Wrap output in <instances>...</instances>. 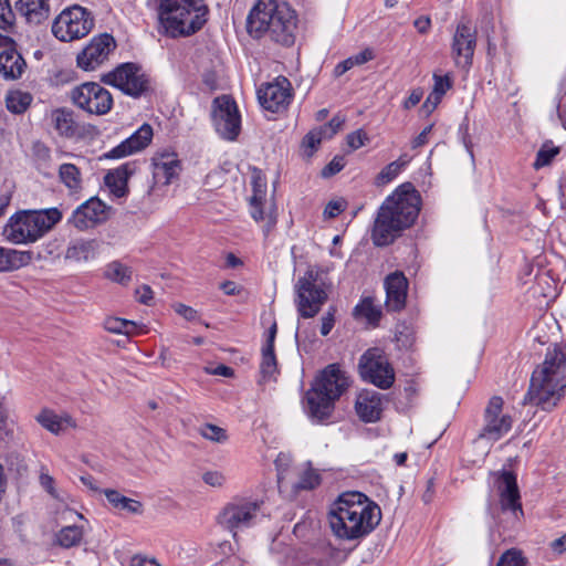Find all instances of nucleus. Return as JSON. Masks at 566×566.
Returning a JSON list of instances; mask_svg holds the SVG:
<instances>
[{"instance_id":"nucleus-1","label":"nucleus","mask_w":566,"mask_h":566,"mask_svg":"<svg viewBox=\"0 0 566 566\" xmlns=\"http://www.w3.org/2000/svg\"><path fill=\"white\" fill-rule=\"evenodd\" d=\"M420 203L419 192L410 182L397 187L378 209L371 232L374 244L388 245L411 227L418 218Z\"/></svg>"},{"instance_id":"nucleus-2","label":"nucleus","mask_w":566,"mask_h":566,"mask_svg":"<svg viewBox=\"0 0 566 566\" xmlns=\"http://www.w3.org/2000/svg\"><path fill=\"white\" fill-rule=\"evenodd\" d=\"M566 392V350L555 344L547 348L544 360L532 373L524 405L544 411L555 409Z\"/></svg>"},{"instance_id":"nucleus-3","label":"nucleus","mask_w":566,"mask_h":566,"mask_svg":"<svg viewBox=\"0 0 566 566\" xmlns=\"http://www.w3.org/2000/svg\"><path fill=\"white\" fill-rule=\"evenodd\" d=\"M247 30L253 38L268 35L272 41L290 46L295 41V11L286 2L259 0L247 18Z\"/></svg>"},{"instance_id":"nucleus-4","label":"nucleus","mask_w":566,"mask_h":566,"mask_svg":"<svg viewBox=\"0 0 566 566\" xmlns=\"http://www.w3.org/2000/svg\"><path fill=\"white\" fill-rule=\"evenodd\" d=\"M380 521V507L357 491L339 494L328 513L332 531H374Z\"/></svg>"},{"instance_id":"nucleus-5","label":"nucleus","mask_w":566,"mask_h":566,"mask_svg":"<svg viewBox=\"0 0 566 566\" xmlns=\"http://www.w3.org/2000/svg\"><path fill=\"white\" fill-rule=\"evenodd\" d=\"M349 379L336 364L328 365L316 377L305 395L306 412L317 421L331 417L335 401L347 390Z\"/></svg>"},{"instance_id":"nucleus-6","label":"nucleus","mask_w":566,"mask_h":566,"mask_svg":"<svg viewBox=\"0 0 566 566\" xmlns=\"http://www.w3.org/2000/svg\"><path fill=\"white\" fill-rule=\"evenodd\" d=\"M208 8L203 0H160L159 21L172 38L190 35L206 23Z\"/></svg>"},{"instance_id":"nucleus-7","label":"nucleus","mask_w":566,"mask_h":566,"mask_svg":"<svg viewBox=\"0 0 566 566\" xmlns=\"http://www.w3.org/2000/svg\"><path fill=\"white\" fill-rule=\"evenodd\" d=\"M62 219L57 208L23 210L10 217L3 228L4 238L13 244H29L41 239Z\"/></svg>"},{"instance_id":"nucleus-8","label":"nucleus","mask_w":566,"mask_h":566,"mask_svg":"<svg viewBox=\"0 0 566 566\" xmlns=\"http://www.w3.org/2000/svg\"><path fill=\"white\" fill-rule=\"evenodd\" d=\"M94 27L91 12L80 6L64 9L53 21L52 33L63 42H71L86 36Z\"/></svg>"},{"instance_id":"nucleus-9","label":"nucleus","mask_w":566,"mask_h":566,"mask_svg":"<svg viewBox=\"0 0 566 566\" xmlns=\"http://www.w3.org/2000/svg\"><path fill=\"white\" fill-rule=\"evenodd\" d=\"M295 292L296 308L303 318L316 316L328 298L326 290L317 284L316 274L312 270L297 280Z\"/></svg>"},{"instance_id":"nucleus-10","label":"nucleus","mask_w":566,"mask_h":566,"mask_svg":"<svg viewBox=\"0 0 566 566\" xmlns=\"http://www.w3.org/2000/svg\"><path fill=\"white\" fill-rule=\"evenodd\" d=\"M101 81L120 90L132 97H140L148 91V78L135 63H123L113 71L104 74Z\"/></svg>"},{"instance_id":"nucleus-11","label":"nucleus","mask_w":566,"mask_h":566,"mask_svg":"<svg viewBox=\"0 0 566 566\" xmlns=\"http://www.w3.org/2000/svg\"><path fill=\"white\" fill-rule=\"evenodd\" d=\"M211 119L216 132L226 140H235L241 132V117L234 99L221 95L212 101Z\"/></svg>"},{"instance_id":"nucleus-12","label":"nucleus","mask_w":566,"mask_h":566,"mask_svg":"<svg viewBox=\"0 0 566 566\" xmlns=\"http://www.w3.org/2000/svg\"><path fill=\"white\" fill-rule=\"evenodd\" d=\"M359 373L367 380L380 389H388L395 381V371L387 357L379 348H369L359 359Z\"/></svg>"},{"instance_id":"nucleus-13","label":"nucleus","mask_w":566,"mask_h":566,"mask_svg":"<svg viewBox=\"0 0 566 566\" xmlns=\"http://www.w3.org/2000/svg\"><path fill=\"white\" fill-rule=\"evenodd\" d=\"M71 98L78 108L93 115H105L113 106L109 91L96 82H86L74 87Z\"/></svg>"},{"instance_id":"nucleus-14","label":"nucleus","mask_w":566,"mask_h":566,"mask_svg":"<svg viewBox=\"0 0 566 566\" xmlns=\"http://www.w3.org/2000/svg\"><path fill=\"white\" fill-rule=\"evenodd\" d=\"M117 44L109 33L93 36L76 55V65L85 72H92L108 62Z\"/></svg>"},{"instance_id":"nucleus-15","label":"nucleus","mask_w":566,"mask_h":566,"mask_svg":"<svg viewBox=\"0 0 566 566\" xmlns=\"http://www.w3.org/2000/svg\"><path fill=\"white\" fill-rule=\"evenodd\" d=\"M261 503L256 501H233L220 511L217 522L220 527L233 531L237 528H250L254 526Z\"/></svg>"},{"instance_id":"nucleus-16","label":"nucleus","mask_w":566,"mask_h":566,"mask_svg":"<svg viewBox=\"0 0 566 566\" xmlns=\"http://www.w3.org/2000/svg\"><path fill=\"white\" fill-rule=\"evenodd\" d=\"M504 400L500 396L490 398L483 415V428L479 434L480 439L497 441L504 437L513 426L511 415L503 412Z\"/></svg>"},{"instance_id":"nucleus-17","label":"nucleus","mask_w":566,"mask_h":566,"mask_svg":"<svg viewBox=\"0 0 566 566\" xmlns=\"http://www.w3.org/2000/svg\"><path fill=\"white\" fill-rule=\"evenodd\" d=\"M250 213L255 222H263V234L268 237L277 222L276 207L266 199V184L260 177L253 180V195L250 198Z\"/></svg>"},{"instance_id":"nucleus-18","label":"nucleus","mask_w":566,"mask_h":566,"mask_svg":"<svg viewBox=\"0 0 566 566\" xmlns=\"http://www.w3.org/2000/svg\"><path fill=\"white\" fill-rule=\"evenodd\" d=\"M475 46V29L469 21L459 22L451 43V54L458 67L465 71L471 67Z\"/></svg>"},{"instance_id":"nucleus-19","label":"nucleus","mask_w":566,"mask_h":566,"mask_svg":"<svg viewBox=\"0 0 566 566\" xmlns=\"http://www.w3.org/2000/svg\"><path fill=\"white\" fill-rule=\"evenodd\" d=\"M493 476L503 513H510L518 520L523 515V510L516 474L502 470L494 472Z\"/></svg>"},{"instance_id":"nucleus-20","label":"nucleus","mask_w":566,"mask_h":566,"mask_svg":"<svg viewBox=\"0 0 566 566\" xmlns=\"http://www.w3.org/2000/svg\"><path fill=\"white\" fill-rule=\"evenodd\" d=\"M261 106L272 113L287 108L292 99V86L286 77L280 76L274 82L262 85L258 91Z\"/></svg>"},{"instance_id":"nucleus-21","label":"nucleus","mask_w":566,"mask_h":566,"mask_svg":"<svg viewBox=\"0 0 566 566\" xmlns=\"http://www.w3.org/2000/svg\"><path fill=\"white\" fill-rule=\"evenodd\" d=\"M283 461L287 462L289 459L284 454H280L275 460V465L279 471L277 488L284 497L293 500L300 491H310L321 484V475L312 468L305 469L296 482L290 481L289 476H285L281 469Z\"/></svg>"},{"instance_id":"nucleus-22","label":"nucleus","mask_w":566,"mask_h":566,"mask_svg":"<svg viewBox=\"0 0 566 566\" xmlns=\"http://www.w3.org/2000/svg\"><path fill=\"white\" fill-rule=\"evenodd\" d=\"M109 209L102 200L92 197L73 211L69 223L81 231L94 228L107 220Z\"/></svg>"},{"instance_id":"nucleus-23","label":"nucleus","mask_w":566,"mask_h":566,"mask_svg":"<svg viewBox=\"0 0 566 566\" xmlns=\"http://www.w3.org/2000/svg\"><path fill=\"white\" fill-rule=\"evenodd\" d=\"M27 63L22 55L17 51L12 39L0 34V74L6 80L19 78Z\"/></svg>"},{"instance_id":"nucleus-24","label":"nucleus","mask_w":566,"mask_h":566,"mask_svg":"<svg viewBox=\"0 0 566 566\" xmlns=\"http://www.w3.org/2000/svg\"><path fill=\"white\" fill-rule=\"evenodd\" d=\"M153 127L145 123L132 136L104 154L106 159H119L145 149L153 139Z\"/></svg>"},{"instance_id":"nucleus-25","label":"nucleus","mask_w":566,"mask_h":566,"mask_svg":"<svg viewBox=\"0 0 566 566\" xmlns=\"http://www.w3.org/2000/svg\"><path fill=\"white\" fill-rule=\"evenodd\" d=\"M386 307L388 311L399 312L406 305L408 281L403 273L395 272L385 280Z\"/></svg>"},{"instance_id":"nucleus-26","label":"nucleus","mask_w":566,"mask_h":566,"mask_svg":"<svg viewBox=\"0 0 566 566\" xmlns=\"http://www.w3.org/2000/svg\"><path fill=\"white\" fill-rule=\"evenodd\" d=\"M153 177L156 184L167 186L178 178L181 165L176 154H158L153 158Z\"/></svg>"},{"instance_id":"nucleus-27","label":"nucleus","mask_w":566,"mask_h":566,"mask_svg":"<svg viewBox=\"0 0 566 566\" xmlns=\"http://www.w3.org/2000/svg\"><path fill=\"white\" fill-rule=\"evenodd\" d=\"M355 409L364 422L379 420L384 409L382 395L374 390L360 392L357 397Z\"/></svg>"},{"instance_id":"nucleus-28","label":"nucleus","mask_w":566,"mask_h":566,"mask_svg":"<svg viewBox=\"0 0 566 566\" xmlns=\"http://www.w3.org/2000/svg\"><path fill=\"white\" fill-rule=\"evenodd\" d=\"M366 534L367 533H331L327 539L328 557L333 560H343Z\"/></svg>"},{"instance_id":"nucleus-29","label":"nucleus","mask_w":566,"mask_h":566,"mask_svg":"<svg viewBox=\"0 0 566 566\" xmlns=\"http://www.w3.org/2000/svg\"><path fill=\"white\" fill-rule=\"evenodd\" d=\"M135 170L136 165L134 163H126L106 174L105 185L116 198H123L128 193L127 181Z\"/></svg>"},{"instance_id":"nucleus-30","label":"nucleus","mask_w":566,"mask_h":566,"mask_svg":"<svg viewBox=\"0 0 566 566\" xmlns=\"http://www.w3.org/2000/svg\"><path fill=\"white\" fill-rule=\"evenodd\" d=\"M14 9L31 24H41L50 15L49 0H18Z\"/></svg>"},{"instance_id":"nucleus-31","label":"nucleus","mask_w":566,"mask_h":566,"mask_svg":"<svg viewBox=\"0 0 566 566\" xmlns=\"http://www.w3.org/2000/svg\"><path fill=\"white\" fill-rule=\"evenodd\" d=\"M98 243L95 240L76 239L65 250V260L73 262L90 261L97 255Z\"/></svg>"},{"instance_id":"nucleus-32","label":"nucleus","mask_w":566,"mask_h":566,"mask_svg":"<svg viewBox=\"0 0 566 566\" xmlns=\"http://www.w3.org/2000/svg\"><path fill=\"white\" fill-rule=\"evenodd\" d=\"M50 120L57 134L64 138H73L78 133L74 113L67 108H56L52 111Z\"/></svg>"},{"instance_id":"nucleus-33","label":"nucleus","mask_w":566,"mask_h":566,"mask_svg":"<svg viewBox=\"0 0 566 566\" xmlns=\"http://www.w3.org/2000/svg\"><path fill=\"white\" fill-rule=\"evenodd\" d=\"M112 509L127 514L140 515L144 512V505L140 501L127 497L114 489L102 491Z\"/></svg>"},{"instance_id":"nucleus-34","label":"nucleus","mask_w":566,"mask_h":566,"mask_svg":"<svg viewBox=\"0 0 566 566\" xmlns=\"http://www.w3.org/2000/svg\"><path fill=\"white\" fill-rule=\"evenodd\" d=\"M31 261V251H18L0 247V272L18 270L28 265Z\"/></svg>"},{"instance_id":"nucleus-35","label":"nucleus","mask_w":566,"mask_h":566,"mask_svg":"<svg viewBox=\"0 0 566 566\" xmlns=\"http://www.w3.org/2000/svg\"><path fill=\"white\" fill-rule=\"evenodd\" d=\"M36 421L46 430L59 434L66 427H74L75 423L69 415L60 416L52 410L44 409L36 416Z\"/></svg>"},{"instance_id":"nucleus-36","label":"nucleus","mask_w":566,"mask_h":566,"mask_svg":"<svg viewBox=\"0 0 566 566\" xmlns=\"http://www.w3.org/2000/svg\"><path fill=\"white\" fill-rule=\"evenodd\" d=\"M59 179L70 195H76L83 188L82 172L74 164H62L59 167Z\"/></svg>"},{"instance_id":"nucleus-37","label":"nucleus","mask_w":566,"mask_h":566,"mask_svg":"<svg viewBox=\"0 0 566 566\" xmlns=\"http://www.w3.org/2000/svg\"><path fill=\"white\" fill-rule=\"evenodd\" d=\"M33 97L30 93L20 90L10 91L6 96V105L13 114L24 113L31 105Z\"/></svg>"},{"instance_id":"nucleus-38","label":"nucleus","mask_w":566,"mask_h":566,"mask_svg":"<svg viewBox=\"0 0 566 566\" xmlns=\"http://www.w3.org/2000/svg\"><path fill=\"white\" fill-rule=\"evenodd\" d=\"M260 373L263 381L275 379V375L279 373L274 348H270V346L262 348Z\"/></svg>"},{"instance_id":"nucleus-39","label":"nucleus","mask_w":566,"mask_h":566,"mask_svg":"<svg viewBox=\"0 0 566 566\" xmlns=\"http://www.w3.org/2000/svg\"><path fill=\"white\" fill-rule=\"evenodd\" d=\"M105 276L113 282L127 285L132 280V270L118 261H113L107 264Z\"/></svg>"},{"instance_id":"nucleus-40","label":"nucleus","mask_w":566,"mask_h":566,"mask_svg":"<svg viewBox=\"0 0 566 566\" xmlns=\"http://www.w3.org/2000/svg\"><path fill=\"white\" fill-rule=\"evenodd\" d=\"M104 327L106 331L113 334L130 335L135 333L137 325L133 321L118 317H108L104 322Z\"/></svg>"},{"instance_id":"nucleus-41","label":"nucleus","mask_w":566,"mask_h":566,"mask_svg":"<svg viewBox=\"0 0 566 566\" xmlns=\"http://www.w3.org/2000/svg\"><path fill=\"white\" fill-rule=\"evenodd\" d=\"M355 314L367 319L368 323L376 325L380 317L381 311L374 305L371 298H364L356 307Z\"/></svg>"},{"instance_id":"nucleus-42","label":"nucleus","mask_w":566,"mask_h":566,"mask_svg":"<svg viewBox=\"0 0 566 566\" xmlns=\"http://www.w3.org/2000/svg\"><path fill=\"white\" fill-rule=\"evenodd\" d=\"M528 562L524 557L522 551L510 548L505 551L499 558L496 566H527Z\"/></svg>"},{"instance_id":"nucleus-43","label":"nucleus","mask_w":566,"mask_h":566,"mask_svg":"<svg viewBox=\"0 0 566 566\" xmlns=\"http://www.w3.org/2000/svg\"><path fill=\"white\" fill-rule=\"evenodd\" d=\"M434 87L433 93L436 94V102L433 103L432 107H429L430 97L427 98V101L423 104V107L428 108V112H431L437 102L440 99V97L451 87V80L448 75L440 76L434 74Z\"/></svg>"},{"instance_id":"nucleus-44","label":"nucleus","mask_w":566,"mask_h":566,"mask_svg":"<svg viewBox=\"0 0 566 566\" xmlns=\"http://www.w3.org/2000/svg\"><path fill=\"white\" fill-rule=\"evenodd\" d=\"M200 434L210 441L223 443L228 440L227 431L218 426L206 423L200 428Z\"/></svg>"},{"instance_id":"nucleus-45","label":"nucleus","mask_w":566,"mask_h":566,"mask_svg":"<svg viewBox=\"0 0 566 566\" xmlns=\"http://www.w3.org/2000/svg\"><path fill=\"white\" fill-rule=\"evenodd\" d=\"M558 153V147L549 146L547 144L543 145L536 155V159L533 164L534 168L539 169L547 166Z\"/></svg>"},{"instance_id":"nucleus-46","label":"nucleus","mask_w":566,"mask_h":566,"mask_svg":"<svg viewBox=\"0 0 566 566\" xmlns=\"http://www.w3.org/2000/svg\"><path fill=\"white\" fill-rule=\"evenodd\" d=\"M401 169L397 163L391 161L387 166H385L381 171L377 175L376 181L377 185H385L394 180L399 174Z\"/></svg>"},{"instance_id":"nucleus-47","label":"nucleus","mask_w":566,"mask_h":566,"mask_svg":"<svg viewBox=\"0 0 566 566\" xmlns=\"http://www.w3.org/2000/svg\"><path fill=\"white\" fill-rule=\"evenodd\" d=\"M14 23V12L9 0H0V29L7 30Z\"/></svg>"},{"instance_id":"nucleus-48","label":"nucleus","mask_w":566,"mask_h":566,"mask_svg":"<svg viewBox=\"0 0 566 566\" xmlns=\"http://www.w3.org/2000/svg\"><path fill=\"white\" fill-rule=\"evenodd\" d=\"M53 543H57L60 546L69 548L81 542L82 533H53Z\"/></svg>"},{"instance_id":"nucleus-49","label":"nucleus","mask_w":566,"mask_h":566,"mask_svg":"<svg viewBox=\"0 0 566 566\" xmlns=\"http://www.w3.org/2000/svg\"><path fill=\"white\" fill-rule=\"evenodd\" d=\"M202 480L212 488H221L227 481L224 474L220 471H207L202 474Z\"/></svg>"},{"instance_id":"nucleus-50","label":"nucleus","mask_w":566,"mask_h":566,"mask_svg":"<svg viewBox=\"0 0 566 566\" xmlns=\"http://www.w3.org/2000/svg\"><path fill=\"white\" fill-rule=\"evenodd\" d=\"M345 167V159L343 156H336L332 161L326 165L322 170V176L328 178L339 172Z\"/></svg>"},{"instance_id":"nucleus-51","label":"nucleus","mask_w":566,"mask_h":566,"mask_svg":"<svg viewBox=\"0 0 566 566\" xmlns=\"http://www.w3.org/2000/svg\"><path fill=\"white\" fill-rule=\"evenodd\" d=\"M336 308L331 306L327 312L322 316L321 334L327 336L335 324Z\"/></svg>"},{"instance_id":"nucleus-52","label":"nucleus","mask_w":566,"mask_h":566,"mask_svg":"<svg viewBox=\"0 0 566 566\" xmlns=\"http://www.w3.org/2000/svg\"><path fill=\"white\" fill-rule=\"evenodd\" d=\"M323 558L316 559V557H308L304 553H297L292 559L290 566H323Z\"/></svg>"},{"instance_id":"nucleus-53","label":"nucleus","mask_w":566,"mask_h":566,"mask_svg":"<svg viewBox=\"0 0 566 566\" xmlns=\"http://www.w3.org/2000/svg\"><path fill=\"white\" fill-rule=\"evenodd\" d=\"M13 433V423L8 420L7 410L0 405V440Z\"/></svg>"},{"instance_id":"nucleus-54","label":"nucleus","mask_w":566,"mask_h":566,"mask_svg":"<svg viewBox=\"0 0 566 566\" xmlns=\"http://www.w3.org/2000/svg\"><path fill=\"white\" fill-rule=\"evenodd\" d=\"M367 139V135L361 129H358L348 134L347 144L353 150H356L363 147Z\"/></svg>"},{"instance_id":"nucleus-55","label":"nucleus","mask_w":566,"mask_h":566,"mask_svg":"<svg viewBox=\"0 0 566 566\" xmlns=\"http://www.w3.org/2000/svg\"><path fill=\"white\" fill-rule=\"evenodd\" d=\"M323 133V129L311 130L305 135L303 139V145L307 148H311L312 150H315L322 142Z\"/></svg>"},{"instance_id":"nucleus-56","label":"nucleus","mask_w":566,"mask_h":566,"mask_svg":"<svg viewBox=\"0 0 566 566\" xmlns=\"http://www.w3.org/2000/svg\"><path fill=\"white\" fill-rule=\"evenodd\" d=\"M345 208V203L342 200H332L329 201L325 209H324V216L326 218H335L337 217Z\"/></svg>"},{"instance_id":"nucleus-57","label":"nucleus","mask_w":566,"mask_h":566,"mask_svg":"<svg viewBox=\"0 0 566 566\" xmlns=\"http://www.w3.org/2000/svg\"><path fill=\"white\" fill-rule=\"evenodd\" d=\"M40 484L52 497H57V492L54 488V479L48 472L41 471Z\"/></svg>"},{"instance_id":"nucleus-58","label":"nucleus","mask_w":566,"mask_h":566,"mask_svg":"<svg viewBox=\"0 0 566 566\" xmlns=\"http://www.w3.org/2000/svg\"><path fill=\"white\" fill-rule=\"evenodd\" d=\"M174 310L177 314H179L187 321H195L198 317V313L196 310L182 303L175 304Z\"/></svg>"},{"instance_id":"nucleus-59","label":"nucleus","mask_w":566,"mask_h":566,"mask_svg":"<svg viewBox=\"0 0 566 566\" xmlns=\"http://www.w3.org/2000/svg\"><path fill=\"white\" fill-rule=\"evenodd\" d=\"M432 128H433L432 124L424 127L422 129V132L412 139L411 147L413 149H416V148H419V147L426 145L429 142V135L431 134Z\"/></svg>"},{"instance_id":"nucleus-60","label":"nucleus","mask_w":566,"mask_h":566,"mask_svg":"<svg viewBox=\"0 0 566 566\" xmlns=\"http://www.w3.org/2000/svg\"><path fill=\"white\" fill-rule=\"evenodd\" d=\"M422 96H423L422 90L415 88L410 93L409 97L403 102V104H402L403 108L410 109V108L415 107L417 104L420 103Z\"/></svg>"},{"instance_id":"nucleus-61","label":"nucleus","mask_w":566,"mask_h":566,"mask_svg":"<svg viewBox=\"0 0 566 566\" xmlns=\"http://www.w3.org/2000/svg\"><path fill=\"white\" fill-rule=\"evenodd\" d=\"M136 297L139 303L149 305L153 300V291L148 285H143L136 290Z\"/></svg>"},{"instance_id":"nucleus-62","label":"nucleus","mask_w":566,"mask_h":566,"mask_svg":"<svg viewBox=\"0 0 566 566\" xmlns=\"http://www.w3.org/2000/svg\"><path fill=\"white\" fill-rule=\"evenodd\" d=\"M374 59V53L370 49H365L364 51L359 52L358 54L350 56V60L353 61V65H361L370 60Z\"/></svg>"},{"instance_id":"nucleus-63","label":"nucleus","mask_w":566,"mask_h":566,"mask_svg":"<svg viewBox=\"0 0 566 566\" xmlns=\"http://www.w3.org/2000/svg\"><path fill=\"white\" fill-rule=\"evenodd\" d=\"M415 28L421 34L427 33L430 30L431 21L429 17H420L413 22Z\"/></svg>"},{"instance_id":"nucleus-64","label":"nucleus","mask_w":566,"mask_h":566,"mask_svg":"<svg viewBox=\"0 0 566 566\" xmlns=\"http://www.w3.org/2000/svg\"><path fill=\"white\" fill-rule=\"evenodd\" d=\"M130 566H160L154 558L136 555L132 558Z\"/></svg>"}]
</instances>
